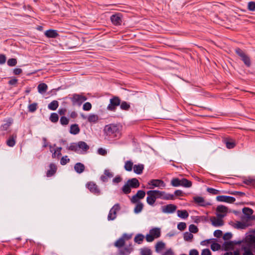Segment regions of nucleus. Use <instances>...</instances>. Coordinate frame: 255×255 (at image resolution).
Listing matches in <instances>:
<instances>
[{"label":"nucleus","mask_w":255,"mask_h":255,"mask_svg":"<svg viewBox=\"0 0 255 255\" xmlns=\"http://www.w3.org/2000/svg\"><path fill=\"white\" fill-rule=\"evenodd\" d=\"M127 182L131 188H136L139 186V182L138 180L135 178L129 179Z\"/></svg>","instance_id":"17"},{"label":"nucleus","mask_w":255,"mask_h":255,"mask_svg":"<svg viewBox=\"0 0 255 255\" xmlns=\"http://www.w3.org/2000/svg\"><path fill=\"white\" fill-rule=\"evenodd\" d=\"M70 159L68 158L67 156H63L60 160V163L62 165H65L69 162Z\"/></svg>","instance_id":"59"},{"label":"nucleus","mask_w":255,"mask_h":255,"mask_svg":"<svg viewBox=\"0 0 255 255\" xmlns=\"http://www.w3.org/2000/svg\"><path fill=\"white\" fill-rule=\"evenodd\" d=\"M232 237V235L230 233H226L223 236V239L224 240H229Z\"/></svg>","instance_id":"61"},{"label":"nucleus","mask_w":255,"mask_h":255,"mask_svg":"<svg viewBox=\"0 0 255 255\" xmlns=\"http://www.w3.org/2000/svg\"><path fill=\"white\" fill-rule=\"evenodd\" d=\"M212 224L215 227H220L224 225V221L222 219L217 218L216 217H212L210 219Z\"/></svg>","instance_id":"14"},{"label":"nucleus","mask_w":255,"mask_h":255,"mask_svg":"<svg viewBox=\"0 0 255 255\" xmlns=\"http://www.w3.org/2000/svg\"><path fill=\"white\" fill-rule=\"evenodd\" d=\"M171 185L174 187H177L181 185V180L178 178H173L171 180Z\"/></svg>","instance_id":"44"},{"label":"nucleus","mask_w":255,"mask_h":255,"mask_svg":"<svg viewBox=\"0 0 255 255\" xmlns=\"http://www.w3.org/2000/svg\"><path fill=\"white\" fill-rule=\"evenodd\" d=\"M7 63L9 66H14L17 64V60L15 58L9 59Z\"/></svg>","instance_id":"50"},{"label":"nucleus","mask_w":255,"mask_h":255,"mask_svg":"<svg viewBox=\"0 0 255 255\" xmlns=\"http://www.w3.org/2000/svg\"><path fill=\"white\" fill-rule=\"evenodd\" d=\"M87 98L86 97L80 95L75 94L70 98V100L73 105L80 106L84 101H86Z\"/></svg>","instance_id":"3"},{"label":"nucleus","mask_w":255,"mask_h":255,"mask_svg":"<svg viewBox=\"0 0 255 255\" xmlns=\"http://www.w3.org/2000/svg\"><path fill=\"white\" fill-rule=\"evenodd\" d=\"M248 8L250 11H255V2H249L248 4Z\"/></svg>","instance_id":"54"},{"label":"nucleus","mask_w":255,"mask_h":255,"mask_svg":"<svg viewBox=\"0 0 255 255\" xmlns=\"http://www.w3.org/2000/svg\"><path fill=\"white\" fill-rule=\"evenodd\" d=\"M189 231L191 233H196L198 231V229L196 226L192 224L189 226Z\"/></svg>","instance_id":"51"},{"label":"nucleus","mask_w":255,"mask_h":255,"mask_svg":"<svg viewBox=\"0 0 255 255\" xmlns=\"http://www.w3.org/2000/svg\"><path fill=\"white\" fill-rule=\"evenodd\" d=\"M193 238V235L191 233L186 232L184 234V239L186 241H190Z\"/></svg>","instance_id":"45"},{"label":"nucleus","mask_w":255,"mask_h":255,"mask_svg":"<svg viewBox=\"0 0 255 255\" xmlns=\"http://www.w3.org/2000/svg\"><path fill=\"white\" fill-rule=\"evenodd\" d=\"M67 149L69 150L73 151L75 152H78V144L77 143H72L69 146L67 147Z\"/></svg>","instance_id":"41"},{"label":"nucleus","mask_w":255,"mask_h":255,"mask_svg":"<svg viewBox=\"0 0 255 255\" xmlns=\"http://www.w3.org/2000/svg\"><path fill=\"white\" fill-rule=\"evenodd\" d=\"M77 144L78 150L81 149L84 153L89 149V146L84 141H79Z\"/></svg>","instance_id":"18"},{"label":"nucleus","mask_w":255,"mask_h":255,"mask_svg":"<svg viewBox=\"0 0 255 255\" xmlns=\"http://www.w3.org/2000/svg\"><path fill=\"white\" fill-rule=\"evenodd\" d=\"M226 146L229 149L233 148L235 147L236 143L233 139H229L225 140Z\"/></svg>","instance_id":"30"},{"label":"nucleus","mask_w":255,"mask_h":255,"mask_svg":"<svg viewBox=\"0 0 255 255\" xmlns=\"http://www.w3.org/2000/svg\"><path fill=\"white\" fill-rule=\"evenodd\" d=\"M236 53L241 57L244 64L247 66L250 67L251 65L250 57L247 55L240 48H236Z\"/></svg>","instance_id":"4"},{"label":"nucleus","mask_w":255,"mask_h":255,"mask_svg":"<svg viewBox=\"0 0 255 255\" xmlns=\"http://www.w3.org/2000/svg\"><path fill=\"white\" fill-rule=\"evenodd\" d=\"M217 211L226 214L227 212V208L223 205L218 206L217 208Z\"/></svg>","instance_id":"40"},{"label":"nucleus","mask_w":255,"mask_h":255,"mask_svg":"<svg viewBox=\"0 0 255 255\" xmlns=\"http://www.w3.org/2000/svg\"><path fill=\"white\" fill-rule=\"evenodd\" d=\"M185 187H190L192 186V182L185 178L181 180V185Z\"/></svg>","instance_id":"31"},{"label":"nucleus","mask_w":255,"mask_h":255,"mask_svg":"<svg viewBox=\"0 0 255 255\" xmlns=\"http://www.w3.org/2000/svg\"><path fill=\"white\" fill-rule=\"evenodd\" d=\"M62 149L61 147L57 148L56 150H55L54 153L52 154V157L55 158L56 157H58L61 155V150Z\"/></svg>","instance_id":"53"},{"label":"nucleus","mask_w":255,"mask_h":255,"mask_svg":"<svg viewBox=\"0 0 255 255\" xmlns=\"http://www.w3.org/2000/svg\"><path fill=\"white\" fill-rule=\"evenodd\" d=\"M243 213L246 216V218L248 220L254 219V217L252 216L253 214V210L248 207H245L243 209Z\"/></svg>","instance_id":"15"},{"label":"nucleus","mask_w":255,"mask_h":255,"mask_svg":"<svg viewBox=\"0 0 255 255\" xmlns=\"http://www.w3.org/2000/svg\"><path fill=\"white\" fill-rule=\"evenodd\" d=\"M120 105L121 109L123 110H128L130 108V105L125 101L122 102Z\"/></svg>","instance_id":"43"},{"label":"nucleus","mask_w":255,"mask_h":255,"mask_svg":"<svg viewBox=\"0 0 255 255\" xmlns=\"http://www.w3.org/2000/svg\"><path fill=\"white\" fill-rule=\"evenodd\" d=\"M111 20L114 25H118L121 24L122 19L121 15L119 13L112 15L111 16Z\"/></svg>","instance_id":"13"},{"label":"nucleus","mask_w":255,"mask_h":255,"mask_svg":"<svg viewBox=\"0 0 255 255\" xmlns=\"http://www.w3.org/2000/svg\"><path fill=\"white\" fill-rule=\"evenodd\" d=\"M216 199L219 202H224L229 203H234L236 200L235 198L233 197L224 195L218 196L216 197Z\"/></svg>","instance_id":"9"},{"label":"nucleus","mask_w":255,"mask_h":255,"mask_svg":"<svg viewBox=\"0 0 255 255\" xmlns=\"http://www.w3.org/2000/svg\"><path fill=\"white\" fill-rule=\"evenodd\" d=\"M133 167V163L131 161H127L125 162L124 167L127 171H131Z\"/></svg>","instance_id":"36"},{"label":"nucleus","mask_w":255,"mask_h":255,"mask_svg":"<svg viewBox=\"0 0 255 255\" xmlns=\"http://www.w3.org/2000/svg\"><path fill=\"white\" fill-rule=\"evenodd\" d=\"M152 193L154 194L156 199L157 198H162L163 194L164 193V191H160L159 190H151Z\"/></svg>","instance_id":"38"},{"label":"nucleus","mask_w":255,"mask_h":255,"mask_svg":"<svg viewBox=\"0 0 255 255\" xmlns=\"http://www.w3.org/2000/svg\"><path fill=\"white\" fill-rule=\"evenodd\" d=\"M69 122V119L66 117L62 116L60 119V124L63 126H66L68 124Z\"/></svg>","instance_id":"49"},{"label":"nucleus","mask_w":255,"mask_h":255,"mask_svg":"<svg viewBox=\"0 0 255 255\" xmlns=\"http://www.w3.org/2000/svg\"><path fill=\"white\" fill-rule=\"evenodd\" d=\"M80 128L77 124L72 125L70 128V132L72 134H77L80 132Z\"/></svg>","instance_id":"22"},{"label":"nucleus","mask_w":255,"mask_h":255,"mask_svg":"<svg viewBox=\"0 0 255 255\" xmlns=\"http://www.w3.org/2000/svg\"><path fill=\"white\" fill-rule=\"evenodd\" d=\"M147 203L150 205H153L156 199L154 194L152 193L151 190H149L147 192Z\"/></svg>","instance_id":"12"},{"label":"nucleus","mask_w":255,"mask_h":255,"mask_svg":"<svg viewBox=\"0 0 255 255\" xmlns=\"http://www.w3.org/2000/svg\"><path fill=\"white\" fill-rule=\"evenodd\" d=\"M243 182L248 185L255 186V178L249 177L245 179Z\"/></svg>","instance_id":"29"},{"label":"nucleus","mask_w":255,"mask_h":255,"mask_svg":"<svg viewBox=\"0 0 255 255\" xmlns=\"http://www.w3.org/2000/svg\"><path fill=\"white\" fill-rule=\"evenodd\" d=\"M121 128L119 125L110 124L105 126L104 130L109 136L119 138L121 136Z\"/></svg>","instance_id":"1"},{"label":"nucleus","mask_w":255,"mask_h":255,"mask_svg":"<svg viewBox=\"0 0 255 255\" xmlns=\"http://www.w3.org/2000/svg\"><path fill=\"white\" fill-rule=\"evenodd\" d=\"M236 227L237 229H244L247 227V225L245 223L237 222L236 224Z\"/></svg>","instance_id":"46"},{"label":"nucleus","mask_w":255,"mask_h":255,"mask_svg":"<svg viewBox=\"0 0 255 255\" xmlns=\"http://www.w3.org/2000/svg\"><path fill=\"white\" fill-rule=\"evenodd\" d=\"M224 255H240L238 251H235L234 252H227Z\"/></svg>","instance_id":"62"},{"label":"nucleus","mask_w":255,"mask_h":255,"mask_svg":"<svg viewBox=\"0 0 255 255\" xmlns=\"http://www.w3.org/2000/svg\"><path fill=\"white\" fill-rule=\"evenodd\" d=\"M16 138V135H12L10 136L6 141V144L10 147L13 146L15 144V139Z\"/></svg>","instance_id":"25"},{"label":"nucleus","mask_w":255,"mask_h":255,"mask_svg":"<svg viewBox=\"0 0 255 255\" xmlns=\"http://www.w3.org/2000/svg\"><path fill=\"white\" fill-rule=\"evenodd\" d=\"M194 201L200 206H205V200L202 197H195L194 198Z\"/></svg>","instance_id":"32"},{"label":"nucleus","mask_w":255,"mask_h":255,"mask_svg":"<svg viewBox=\"0 0 255 255\" xmlns=\"http://www.w3.org/2000/svg\"><path fill=\"white\" fill-rule=\"evenodd\" d=\"M57 167L54 163H51L49 165V169L47 170L46 176L47 177H51L53 176L56 172Z\"/></svg>","instance_id":"16"},{"label":"nucleus","mask_w":255,"mask_h":255,"mask_svg":"<svg viewBox=\"0 0 255 255\" xmlns=\"http://www.w3.org/2000/svg\"><path fill=\"white\" fill-rule=\"evenodd\" d=\"M45 35L48 38H55L58 35V34L56 30L50 29L45 32Z\"/></svg>","instance_id":"21"},{"label":"nucleus","mask_w":255,"mask_h":255,"mask_svg":"<svg viewBox=\"0 0 255 255\" xmlns=\"http://www.w3.org/2000/svg\"><path fill=\"white\" fill-rule=\"evenodd\" d=\"M133 171L137 174H141L144 169V165L142 164H135L133 167Z\"/></svg>","instance_id":"20"},{"label":"nucleus","mask_w":255,"mask_h":255,"mask_svg":"<svg viewBox=\"0 0 255 255\" xmlns=\"http://www.w3.org/2000/svg\"><path fill=\"white\" fill-rule=\"evenodd\" d=\"M92 108V105L89 102H86L85 103L83 106V109L84 111H90Z\"/></svg>","instance_id":"57"},{"label":"nucleus","mask_w":255,"mask_h":255,"mask_svg":"<svg viewBox=\"0 0 255 255\" xmlns=\"http://www.w3.org/2000/svg\"><path fill=\"white\" fill-rule=\"evenodd\" d=\"M211 248L213 251H216L220 249L221 246L218 243H214L211 245Z\"/></svg>","instance_id":"56"},{"label":"nucleus","mask_w":255,"mask_h":255,"mask_svg":"<svg viewBox=\"0 0 255 255\" xmlns=\"http://www.w3.org/2000/svg\"><path fill=\"white\" fill-rule=\"evenodd\" d=\"M165 244L164 243L160 241L157 243L155 245V250L156 252H159L163 250L165 247Z\"/></svg>","instance_id":"33"},{"label":"nucleus","mask_w":255,"mask_h":255,"mask_svg":"<svg viewBox=\"0 0 255 255\" xmlns=\"http://www.w3.org/2000/svg\"><path fill=\"white\" fill-rule=\"evenodd\" d=\"M160 230L157 228H154L149 231V234L146 236L145 239L147 242H151L155 239H157L160 236Z\"/></svg>","instance_id":"2"},{"label":"nucleus","mask_w":255,"mask_h":255,"mask_svg":"<svg viewBox=\"0 0 255 255\" xmlns=\"http://www.w3.org/2000/svg\"><path fill=\"white\" fill-rule=\"evenodd\" d=\"M125 243L124 238H120L115 243V246L117 248H121Z\"/></svg>","instance_id":"39"},{"label":"nucleus","mask_w":255,"mask_h":255,"mask_svg":"<svg viewBox=\"0 0 255 255\" xmlns=\"http://www.w3.org/2000/svg\"><path fill=\"white\" fill-rule=\"evenodd\" d=\"M87 119L90 123H96L99 120V117L96 114H90L88 117Z\"/></svg>","instance_id":"24"},{"label":"nucleus","mask_w":255,"mask_h":255,"mask_svg":"<svg viewBox=\"0 0 255 255\" xmlns=\"http://www.w3.org/2000/svg\"><path fill=\"white\" fill-rule=\"evenodd\" d=\"M130 188H131L130 186L128 183V182H127V183L125 184L123 186V187L122 188V191L125 194H127L130 192V191H131Z\"/></svg>","instance_id":"37"},{"label":"nucleus","mask_w":255,"mask_h":255,"mask_svg":"<svg viewBox=\"0 0 255 255\" xmlns=\"http://www.w3.org/2000/svg\"><path fill=\"white\" fill-rule=\"evenodd\" d=\"M148 184L149 185L151 186L148 187L149 189H153L154 187L163 188L165 187V183L160 179H152L148 182Z\"/></svg>","instance_id":"7"},{"label":"nucleus","mask_w":255,"mask_h":255,"mask_svg":"<svg viewBox=\"0 0 255 255\" xmlns=\"http://www.w3.org/2000/svg\"><path fill=\"white\" fill-rule=\"evenodd\" d=\"M104 175L108 178H111L113 176V174L111 173L109 170H105Z\"/></svg>","instance_id":"63"},{"label":"nucleus","mask_w":255,"mask_h":255,"mask_svg":"<svg viewBox=\"0 0 255 255\" xmlns=\"http://www.w3.org/2000/svg\"><path fill=\"white\" fill-rule=\"evenodd\" d=\"M47 88V85L43 83L39 84L37 87L38 92L41 94L46 92Z\"/></svg>","instance_id":"23"},{"label":"nucleus","mask_w":255,"mask_h":255,"mask_svg":"<svg viewBox=\"0 0 255 255\" xmlns=\"http://www.w3.org/2000/svg\"><path fill=\"white\" fill-rule=\"evenodd\" d=\"M145 195V192L143 190H138L136 194L131 198V201L133 203L138 202V199H143Z\"/></svg>","instance_id":"10"},{"label":"nucleus","mask_w":255,"mask_h":255,"mask_svg":"<svg viewBox=\"0 0 255 255\" xmlns=\"http://www.w3.org/2000/svg\"><path fill=\"white\" fill-rule=\"evenodd\" d=\"M12 122V120L11 119H8L7 121H6V123L4 124H3L1 127L0 129L2 130H7L8 128L10 127V126L11 125Z\"/></svg>","instance_id":"27"},{"label":"nucleus","mask_w":255,"mask_h":255,"mask_svg":"<svg viewBox=\"0 0 255 255\" xmlns=\"http://www.w3.org/2000/svg\"><path fill=\"white\" fill-rule=\"evenodd\" d=\"M207 191L213 195H217L220 193V191L212 188H208Z\"/></svg>","instance_id":"55"},{"label":"nucleus","mask_w":255,"mask_h":255,"mask_svg":"<svg viewBox=\"0 0 255 255\" xmlns=\"http://www.w3.org/2000/svg\"><path fill=\"white\" fill-rule=\"evenodd\" d=\"M176 209V206L173 204H169L162 207V211L165 213H172Z\"/></svg>","instance_id":"11"},{"label":"nucleus","mask_w":255,"mask_h":255,"mask_svg":"<svg viewBox=\"0 0 255 255\" xmlns=\"http://www.w3.org/2000/svg\"><path fill=\"white\" fill-rule=\"evenodd\" d=\"M144 238V237L143 235L138 234L134 237V241L135 243L140 244L142 242Z\"/></svg>","instance_id":"34"},{"label":"nucleus","mask_w":255,"mask_h":255,"mask_svg":"<svg viewBox=\"0 0 255 255\" xmlns=\"http://www.w3.org/2000/svg\"><path fill=\"white\" fill-rule=\"evenodd\" d=\"M59 103L57 101L54 100L49 104L48 105V108L49 109L51 110H56L58 107Z\"/></svg>","instance_id":"26"},{"label":"nucleus","mask_w":255,"mask_h":255,"mask_svg":"<svg viewBox=\"0 0 255 255\" xmlns=\"http://www.w3.org/2000/svg\"><path fill=\"white\" fill-rule=\"evenodd\" d=\"M222 232L221 230H217L214 231V235L217 238H220L222 235Z\"/></svg>","instance_id":"60"},{"label":"nucleus","mask_w":255,"mask_h":255,"mask_svg":"<svg viewBox=\"0 0 255 255\" xmlns=\"http://www.w3.org/2000/svg\"><path fill=\"white\" fill-rule=\"evenodd\" d=\"M121 208L119 204H115L110 210L109 215L108 216V219L109 221L114 220L117 217V213L120 211Z\"/></svg>","instance_id":"6"},{"label":"nucleus","mask_w":255,"mask_h":255,"mask_svg":"<svg viewBox=\"0 0 255 255\" xmlns=\"http://www.w3.org/2000/svg\"><path fill=\"white\" fill-rule=\"evenodd\" d=\"M141 255H151V251L149 249L145 248L141 249Z\"/></svg>","instance_id":"48"},{"label":"nucleus","mask_w":255,"mask_h":255,"mask_svg":"<svg viewBox=\"0 0 255 255\" xmlns=\"http://www.w3.org/2000/svg\"><path fill=\"white\" fill-rule=\"evenodd\" d=\"M37 104L36 103H33L30 104L28 106V110L30 112H34L37 109Z\"/></svg>","instance_id":"52"},{"label":"nucleus","mask_w":255,"mask_h":255,"mask_svg":"<svg viewBox=\"0 0 255 255\" xmlns=\"http://www.w3.org/2000/svg\"><path fill=\"white\" fill-rule=\"evenodd\" d=\"M162 199L164 200H174V197L173 194H167L165 192L163 194Z\"/></svg>","instance_id":"47"},{"label":"nucleus","mask_w":255,"mask_h":255,"mask_svg":"<svg viewBox=\"0 0 255 255\" xmlns=\"http://www.w3.org/2000/svg\"><path fill=\"white\" fill-rule=\"evenodd\" d=\"M201 255H211V252L209 249L202 250Z\"/></svg>","instance_id":"64"},{"label":"nucleus","mask_w":255,"mask_h":255,"mask_svg":"<svg viewBox=\"0 0 255 255\" xmlns=\"http://www.w3.org/2000/svg\"><path fill=\"white\" fill-rule=\"evenodd\" d=\"M143 205L142 203L138 202L134 209V213H139L143 209Z\"/></svg>","instance_id":"35"},{"label":"nucleus","mask_w":255,"mask_h":255,"mask_svg":"<svg viewBox=\"0 0 255 255\" xmlns=\"http://www.w3.org/2000/svg\"><path fill=\"white\" fill-rule=\"evenodd\" d=\"M49 119L52 123H56L58 121L59 117L57 114L54 113L51 114Z\"/></svg>","instance_id":"42"},{"label":"nucleus","mask_w":255,"mask_h":255,"mask_svg":"<svg viewBox=\"0 0 255 255\" xmlns=\"http://www.w3.org/2000/svg\"><path fill=\"white\" fill-rule=\"evenodd\" d=\"M86 186L92 193L97 195L100 194V190L95 183L90 182L87 184Z\"/></svg>","instance_id":"8"},{"label":"nucleus","mask_w":255,"mask_h":255,"mask_svg":"<svg viewBox=\"0 0 255 255\" xmlns=\"http://www.w3.org/2000/svg\"><path fill=\"white\" fill-rule=\"evenodd\" d=\"M85 165L80 162L77 163L74 165V169L78 173H82L85 170Z\"/></svg>","instance_id":"19"},{"label":"nucleus","mask_w":255,"mask_h":255,"mask_svg":"<svg viewBox=\"0 0 255 255\" xmlns=\"http://www.w3.org/2000/svg\"><path fill=\"white\" fill-rule=\"evenodd\" d=\"M177 215L183 219H186L189 216V214L186 210H178Z\"/></svg>","instance_id":"28"},{"label":"nucleus","mask_w":255,"mask_h":255,"mask_svg":"<svg viewBox=\"0 0 255 255\" xmlns=\"http://www.w3.org/2000/svg\"><path fill=\"white\" fill-rule=\"evenodd\" d=\"M186 228V224L184 222H180L177 225V228L180 231H184Z\"/></svg>","instance_id":"58"},{"label":"nucleus","mask_w":255,"mask_h":255,"mask_svg":"<svg viewBox=\"0 0 255 255\" xmlns=\"http://www.w3.org/2000/svg\"><path fill=\"white\" fill-rule=\"evenodd\" d=\"M121 104V100L118 97L115 96L110 100V104L107 107L109 111H114L116 107Z\"/></svg>","instance_id":"5"}]
</instances>
